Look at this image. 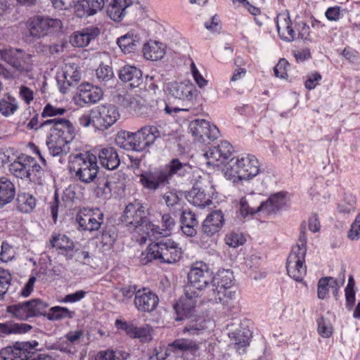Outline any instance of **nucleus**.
<instances>
[{
  "mask_svg": "<svg viewBox=\"0 0 360 360\" xmlns=\"http://www.w3.org/2000/svg\"><path fill=\"white\" fill-rule=\"evenodd\" d=\"M33 56L25 50L8 47L0 50V58L10 68L0 63V75L7 80L32 79L34 70Z\"/></svg>",
  "mask_w": 360,
  "mask_h": 360,
  "instance_id": "obj_1",
  "label": "nucleus"
},
{
  "mask_svg": "<svg viewBox=\"0 0 360 360\" xmlns=\"http://www.w3.org/2000/svg\"><path fill=\"white\" fill-rule=\"evenodd\" d=\"M49 127V135L46 146L52 156L66 155L70 151L69 143L74 139L75 129L72 122L62 117L46 120L40 124V127Z\"/></svg>",
  "mask_w": 360,
  "mask_h": 360,
  "instance_id": "obj_2",
  "label": "nucleus"
},
{
  "mask_svg": "<svg viewBox=\"0 0 360 360\" xmlns=\"http://www.w3.org/2000/svg\"><path fill=\"white\" fill-rule=\"evenodd\" d=\"M164 134L154 125H145L136 132L119 131L115 137V144L127 151L141 152L152 146Z\"/></svg>",
  "mask_w": 360,
  "mask_h": 360,
  "instance_id": "obj_3",
  "label": "nucleus"
},
{
  "mask_svg": "<svg viewBox=\"0 0 360 360\" xmlns=\"http://www.w3.org/2000/svg\"><path fill=\"white\" fill-rule=\"evenodd\" d=\"M182 254V250L179 243L167 237H159L157 241L150 243L142 252L140 261L143 265L153 260L173 264L181 258Z\"/></svg>",
  "mask_w": 360,
  "mask_h": 360,
  "instance_id": "obj_4",
  "label": "nucleus"
},
{
  "mask_svg": "<svg viewBox=\"0 0 360 360\" xmlns=\"http://www.w3.org/2000/svg\"><path fill=\"white\" fill-rule=\"evenodd\" d=\"M165 91L169 99L177 100L181 102L184 106L181 108L173 106L165 101V113L172 116L181 111H188L193 105V101L197 96V91L194 85L189 82L168 83Z\"/></svg>",
  "mask_w": 360,
  "mask_h": 360,
  "instance_id": "obj_5",
  "label": "nucleus"
},
{
  "mask_svg": "<svg viewBox=\"0 0 360 360\" xmlns=\"http://www.w3.org/2000/svg\"><path fill=\"white\" fill-rule=\"evenodd\" d=\"M259 172L258 160L252 155L231 158L224 168L225 177L238 184L243 180H250Z\"/></svg>",
  "mask_w": 360,
  "mask_h": 360,
  "instance_id": "obj_6",
  "label": "nucleus"
},
{
  "mask_svg": "<svg viewBox=\"0 0 360 360\" xmlns=\"http://www.w3.org/2000/svg\"><path fill=\"white\" fill-rule=\"evenodd\" d=\"M122 221L129 227L133 228L138 232L143 231L146 236L141 237L144 242L148 238L149 230L157 231L158 226L151 223L147 217L146 207L140 202L135 200L128 204L122 215Z\"/></svg>",
  "mask_w": 360,
  "mask_h": 360,
  "instance_id": "obj_7",
  "label": "nucleus"
},
{
  "mask_svg": "<svg viewBox=\"0 0 360 360\" xmlns=\"http://www.w3.org/2000/svg\"><path fill=\"white\" fill-rule=\"evenodd\" d=\"M49 304L40 299L15 303L6 307V312L12 317L26 321L30 318L45 315Z\"/></svg>",
  "mask_w": 360,
  "mask_h": 360,
  "instance_id": "obj_8",
  "label": "nucleus"
},
{
  "mask_svg": "<svg viewBox=\"0 0 360 360\" xmlns=\"http://www.w3.org/2000/svg\"><path fill=\"white\" fill-rule=\"evenodd\" d=\"M75 177L84 184L94 182L98 175L97 157L90 152H84L75 156Z\"/></svg>",
  "mask_w": 360,
  "mask_h": 360,
  "instance_id": "obj_9",
  "label": "nucleus"
},
{
  "mask_svg": "<svg viewBox=\"0 0 360 360\" xmlns=\"http://www.w3.org/2000/svg\"><path fill=\"white\" fill-rule=\"evenodd\" d=\"M212 271L210 269L207 264L203 262H196L193 263L188 273V284L185 288L191 293V291H196L198 294L200 291L212 284L213 280Z\"/></svg>",
  "mask_w": 360,
  "mask_h": 360,
  "instance_id": "obj_10",
  "label": "nucleus"
},
{
  "mask_svg": "<svg viewBox=\"0 0 360 360\" xmlns=\"http://www.w3.org/2000/svg\"><path fill=\"white\" fill-rule=\"evenodd\" d=\"M28 28L30 35L35 38H41L60 30L62 22L58 19L37 16L30 20Z\"/></svg>",
  "mask_w": 360,
  "mask_h": 360,
  "instance_id": "obj_11",
  "label": "nucleus"
},
{
  "mask_svg": "<svg viewBox=\"0 0 360 360\" xmlns=\"http://www.w3.org/2000/svg\"><path fill=\"white\" fill-rule=\"evenodd\" d=\"M95 120L94 128L103 131L113 125L120 117V113L116 106L101 105L94 108Z\"/></svg>",
  "mask_w": 360,
  "mask_h": 360,
  "instance_id": "obj_12",
  "label": "nucleus"
},
{
  "mask_svg": "<svg viewBox=\"0 0 360 360\" xmlns=\"http://www.w3.org/2000/svg\"><path fill=\"white\" fill-rule=\"evenodd\" d=\"M35 340L32 342H16L13 346H8L0 351L3 360H29L30 354L38 346Z\"/></svg>",
  "mask_w": 360,
  "mask_h": 360,
  "instance_id": "obj_13",
  "label": "nucleus"
},
{
  "mask_svg": "<svg viewBox=\"0 0 360 360\" xmlns=\"http://www.w3.org/2000/svg\"><path fill=\"white\" fill-rule=\"evenodd\" d=\"M305 257L306 254H304V251H300L299 248H297L295 250H291L287 259L286 269L288 274L297 282L302 281L307 274Z\"/></svg>",
  "mask_w": 360,
  "mask_h": 360,
  "instance_id": "obj_14",
  "label": "nucleus"
},
{
  "mask_svg": "<svg viewBox=\"0 0 360 360\" xmlns=\"http://www.w3.org/2000/svg\"><path fill=\"white\" fill-rule=\"evenodd\" d=\"M103 212L98 208L80 211L76 216L79 228L89 232L98 231L103 223Z\"/></svg>",
  "mask_w": 360,
  "mask_h": 360,
  "instance_id": "obj_15",
  "label": "nucleus"
},
{
  "mask_svg": "<svg viewBox=\"0 0 360 360\" xmlns=\"http://www.w3.org/2000/svg\"><path fill=\"white\" fill-rule=\"evenodd\" d=\"M188 129L200 142L205 141V138L214 140L218 138L219 131L217 127L205 120H195L190 122Z\"/></svg>",
  "mask_w": 360,
  "mask_h": 360,
  "instance_id": "obj_16",
  "label": "nucleus"
},
{
  "mask_svg": "<svg viewBox=\"0 0 360 360\" xmlns=\"http://www.w3.org/2000/svg\"><path fill=\"white\" fill-rule=\"evenodd\" d=\"M185 293L179 300L174 305V309L176 314V320L182 321L185 319L191 318L195 311L196 304V297L198 294L196 291H191L188 292L186 289H184Z\"/></svg>",
  "mask_w": 360,
  "mask_h": 360,
  "instance_id": "obj_17",
  "label": "nucleus"
},
{
  "mask_svg": "<svg viewBox=\"0 0 360 360\" xmlns=\"http://www.w3.org/2000/svg\"><path fill=\"white\" fill-rule=\"evenodd\" d=\"M134 303L138 311L144 313H150L154 311L158 307L159 298L158 295L150 289L143 288L137 290Z\"/></svg>",
  "mask_w": 360,
  "mask_h": 360,
  "instance_id": "obj_18",
  "label": "nucleus"
},
{
  "mask_svg": "<svg viewBox=\"0 0 360 360\" xmlns=\"http://www.w3.org/2000/svg\"><path fill=\"white\" fill-rule=\"evenodd\" d=\"M140 182L145 188L155 191L169 184L168 174L163 169L146 172L140 175Z\"/></svg>",
  "mask_w": 360,
  "mask_h": 360,
  "instance_id": "obj_19",
  "label": "nucleus"
},
{
  "mask_svg": "<svg viewBox=\"0 0 360 360\" xmlns=\"http://www.w3.org/2000/svg\"><path fill=\"white\" fill-rule=\"evenodd\" d=\"M60 91L65 94L71 86L76 85L81 79L80 72L75 64L66 65L56 76Z\"/></svg>",
  "mask_w": 360,
  "mask_h": 360,
  "instance_id": "obj_20",
  "label": "nucleus"
},
{
  "mask_svg": "<svg viewBox=\"0 0 360 360\" xmlns=\"http://www.w3.org/2000/svg\"><path fill=\"white\" fill-rule=\"evenodd\" d=\"M139 8V4L132 0H113L108 8L107 13L112 20L120 22L129 11Z\"/></svg>",
  "mask_w": 360,
  "mask_h": 360,
  "instance_id": "obj_21",
  "label": "nucleus"
},
{
  "mask_svg": "<svg viewBox=\"0 0 360 360\" xmlns=\"http://www.w3.org/2000/svg\"><path fill=\"white\" fill-rule=\"evenodd\" d=\"M101 34L100 29L94 25L84 27L75 32L70 37V43L75 47H85Z\"/></svg>",
  "mask_w": 360,
  "mask_h": 360,
  "instance_id": "obj_22",
  "label": "nucleus"
},
{
  "mask_svg": "<svg viewBox=\"0 0 360 360\" xmlns=\"http://www.w3.org/2000/svg\"><path fill=\"white\" fill-rule=\"evenodd\" d=\"M224 224V216L221 210H213L203 221L202 231L208 237L219 232Z\"/></svg>",
  "mask_w": 360,
  "mask_h": 360,
  "instance_id": "obj_23",
  "label": "nucleus"
},
{
  "mask_svg": "<svg viewBox=\"0 0 360 360\" xmlns=\"http://www.w3.org/2000/svg\"><path fill=\"white\" fill-rule=\"evenodd\" d=\"M186 198L190 203L200 208L209 206L212 203L210 194L207 193L205 188L198 183L188 191Z\"/></svg>",
  "mask_w": 360,
  "mask_h": 360,
  "instance_id": "obj_24",
  "label": "nucleus"
},
{
  "mask_svg": "<svg viewBox=\"0 0 360 360\" xmlns=\"http://www.w3.org/2000/svg\"><path fill=\"white\" fill-rule=\"evenodd\" d=\"M98 158L101 166L108 170L117 169L120 164L117 152L113 147L101 148L98 153Z\"/></svg>",
  "mask_w": 360,
  "mask_h": 360,
  "instance_id": "obj_25",
  "label": "nucleus"
},
{
  "mask_svg": "<svg viewBox=\"0 0 360 360\" xmlns=\"http://www.w3.org/2000/svg\"><path fill=\"white\" fill-rule=\"evenodd\" d=\"M212 293L219 295L221 290H226V288H231L233 285V275L229 270L223 269L213 276L212 282Z\"/></svg>",
  "mask_w": 360,
  "mask_h": 360,
  "instance_id": "obj_26",
  "label": "nucleus"
},
{
  "mask_svg": "<svg viewBox=\"0 0 360 360\" xmlns=\"http://www.w3.org/2000/svg\"><path fill=\"white\" fill-rule=\"evenodd\" d=\"M180 212L181 228L184 234L187 236L193 237L196 233V227L198 226V221L195 214L189 209L184 210L183 207Z\"/></svg>",
  "mask_w": 360,
  "mask_h": 360,
  "instance_id": "obj_27",
  "label": "nucleus"
},
{
  "mask_svg": "<svg viewBox=\"0 0 360 360\" xmlns=\"http://www.w3.org/2000/svg\"><path fill=\"white\" fill-rule=\"evenodd\" d=\"M103 94L101 86H94L91 84H82L79 88V98L85 103H94L100 101Z\"/></svg>",
  "mask_w": 360,
  "mask_h": 360,
  "instance_id": "obj_28",
  "label": "nucleus"
},
{
  "mask_svg": "<svg viewBox=\"0 0 360 360\" xmlns=\"http://www.w3.org/2000/svg\"><path fill=\"white\" fill-rule=\"evenodd\" d=\"M123 82H129L131 87H137L142 83V72L140 69L130 65L122 67L118 73Z\"/></svg>",
  "mask_w": 360,
  "mask_h": 360,
  "instance_id": "obj_29",
  "label": "nucleus"
},
{
  "mask_svg": "<svg viewBox=\"0 0 360 360\" xmlns=\"http://www.w3.org/2000/svg\"><path fill=\"white\" fill-rule=\"evenodd\" d=\"M168 347L176 353H190L195 356L200 355L199 345L195 342L189 339H176L169 344Z\"/></svg>",
  "mask_w": 360,
  "mask_h": 360,
  "instance_id": "obj_30",
  "label": "nucleus"
},
{
  "mask_svg": "<svg viewBox=\"0 0 360 360\" xmlns=\"http://www.w3.org/2000/svg\"><path fill=\"white\" fill-rule=\"evenodd\" d=\"M16 194L15 186L6 176L0 177V207L11 203Z\"/></svg>",
  "mask_w": 360,
  "mask_h": 360,
  "instance_id": "obj_31",
  "label": "nucleus"
},
{
  "mask_svg": "<svg viewBox=\"0 0 360 360\" xmlns=\"http://www.w3.org/2000/svg\"><path fill=\"white\" fill-rule=\"evenodd\" d=\"M291 21L288 15H278L277 16L276 27L281 39L292 41L296 39L295 29L291 26Z\"/></svg>",
  "mask_w": 360,
  "mask_h": 360,
  "instance_id": "obj_32",
  "label": "nucleus"
},
{
  "mask_svg": "<svg viewBox=\"0 0 360 360\" xmlns=\"http://www.w3.org/2000/svg\"><path fill=\"white\" fill-rule=\"evenodd\" d=\"M32 160V157L26 155L19 156L17 160L12 162L8 167L11 174L21 179H27L30 175L28 162Z\"/></svg>",
  "mask_w": 360,
  "mask_h": 360,
  "instance_id": "obj_33",
  "label": "nucleus"
},
{
  "mask_svg": "<svg viewBox=\"0 0 360 360\" xmlns=\"http://www.w3.org/2000/svg\"><path fill=\"white\" fill-rule=\"evenodd\" d=\"M117 44L123 53H130L141 45L140 37L133 32H128L117 39Z\"/></svg>",
  "mask_w": 360,
  "mask_h": 360,
  "instance_id": "obj_34",
  "label": "nucleus"
},
{
  "mask_svg": "<svg viewBox=\"0 0 360 360\" xmlns=\"http://www.w3.org/2000/svg\"><path fill=\"white\" fill-rule=\"evenodd\" d=\"M97 82L105 89H110L115 85V78L112 69L108 65L101 64L96 70Z\"/></svg>",
  "mask_w": 360,
  "mask_h": 360,
  "instance_id": "obj_35",
  "label": "nucleus"
},
{
  "mask_svg": "<svg viewBox=\"0 0 360 360\" xmlns=\"http://www.w3.org/2000/svg\"><path fill=\"white\" fill-rule=\"evenodd\" d=\"M285 203V193L278 192L271 195L266 201L262 202L259 208H262V211L270 214L279 210Z\"/></svg>",
  "mask_w": 360,
  "mask_h": 360,
  "instance_id": "obj_36",
  "label": "nucleus"
},
{
  "mask_svg": "<svg viewBox=\"0 0 360 360\" xmlns=\"http://www.w3.org/2000/svg\"><path fill=\"white\" fill-rule=\"evenodd\" d=\"M36 207L35 198L29 193H19L15 200L16 209L22 213H30Z\"/></svg>",
  "mask_w": 360,
  "mask_h": 360,
  "instance_id": "obj_37",
  "label": "nucleus"
},
{
  "mask_svg": "<svg viewBox=\"0 0 360 360\" xmlns=\"http://www.w3.org/2000/svg\"><path fill=\"white\" fill-rule=\"evenodd\" d=\"M161 222L162 228L158 226L157 231L149 230L148 238L154 237L158 238L159 237H167L170 235L171 230L175 225L174 219L169 214H164L162 215Z\"/></svg>",
  "mask_w": 360,
  "mask_h": 360,
  "instance_id": "obj_38",
  "label": "nucleus"
},
{
  "mask_svg": "<svg viewBox=\"0 0 360 360\" xmlns=\"http://www.w3.org/2000/svg\"><path fill=\"white\" fill-rule=\"evenodd\" d=\"M229 336L235 348L239 349L249 345L251 332L247 328L237 329L229 333Z\"/></svg>",
  "mask_w": 360,
  "mask_h": 360,
  "instance_id": "obj_39",
  "label": "nucleus"
},
{
  "mask_svg": "<svg viewBox=\"0 0 360 360\" xmlns=\"http://www.w3.org/2000/svg\"><path fill=\"white\" fill-rule=\"evenodd\" d=\"M143 52L144 57L147 60L153 61L162 59L165 54L162 44L157 41L145 44Z\"/></svg>",
  "mask_w": 360,
  "mask_h": 360,
  "instance_id": "obj_40",
  "label": "nucleus"
},
{
  "mask_svg": "<svg viewBox=\"0 0 360 360\" xmlns=\"http://www.w3.org/2000/svg\"><path fill=\"white\" fill-rule=\"evenodd\" d=\"M45 316L50 321H59L65 319H71L75 316V312L71 311L67 307L55 306L49 309V312L45 311Z\"/></svg>",
  "mask_w": 360,
  "mask_h": 360,
  "instance_id": "obj_41",
  "label": "nucleus"
},
{
  "mask_svg": "<svg viewBox=\"0 0 360 360\" xmlns=\"http://www.w3.org/2000/svg\"><path fill=\"white\" fill-rule=\"evenodd\" d=\"M168 177L173 175L184 176L191 171V166L187 162H181L179 159H172L167 166Z\"/></svg>",
  "mask_w": 360,
  "mask_h": 360,
  "instance_id": "obj_42",
  "label": "nucleus"
},
{
  "mask_svg": "<svg viewBox=\"0 0 360 360\" xmlns=\"http://www.w3.org/2000/svg\"><path fill=\"white\" fill-rule=\"evenodd\" d=\"M51 248H56L67 252L72 251L74 248L73 242L64 234H56L49 241Z\"/></svg>",
  "mask_w": 360,
  "mask_h": 360,
  "instance_id": "obj_43",
  "label": "nucleus"
},
{
  "mask_svg": "<svg viewBox=\"0 0 360 360\" xmlns=\"http://www.w3.org/2000/svg\"><path fill=\"white\" fill-rule=\"evenodd\" d=\"M94 182L96 184L94 191L98 198H108L110 196L112 191L111 182L108 178L98 175Z\"/></svg>",
  "mask_w": 360,
  "mask_h": 360,
  "instance_id": "obj_44",
  "label": "nucleus"
},
{
  "mask_svg": "<svg viewBox=\"0 0 360 360\" xmlns=\"http://www.w3.org/2000/svg\"><path fill=\"white\" fill-rule=\"evenodd\" d=\"M162 198L167 206L169 207L172 212L175 213L179 210H181L183 207V200L179 196L176 191H168L163 195Z\"/></svg>",
  "mask_w": 360,
  "mask_h": 360,
  "instance_id": "obj_45",
  "label": "nucleus"
},
{
  "mask_svg": "<svg viewBox=\"0 0 360 360\" xmlns=\"http://www.w3.org/2000/svg\"><path fill=\"white\" fill-rule=\"evenodd\" d=\"M32 161H29L28 162L27 167L30 175L27 176V179L30 181L41 184L44 174V169L32 157Z\"/></svg>",
  "mask_w": 360,
  "mask_h": 360,
  "instance_id": "obj_46",
  "label": "nucleus"
},
{
  "mask_svg": "<svg viewBox=\"0 0 360 360\" xmlns=\"http://www.w3.org/2000/svg\"><path fill=\"white\" fill-rule=\"evenodd\" d=\"M338 284V281L333 277H323L318 282L317 296L320 300L326 298L328 294V288H333Z\"/></svg>",
  "mask_w": 360,
  "mask_h": 360,
  "instance_id": "obj_47",
  "label": "nucleus"
},
{
  "mask_svg": "<svg viewBox=\"0 0 360 360\" xmlns=\"http://www.w3.org/2000/svg\"><path fill=\"white\" fill-rule=\"evenodd\" d=\"M137 292L134 285L124 286L118 288L114 292V297L118 302L128 303Z\"/></svg>",
  "mask_w": 360,
  "mask_h": 360,
  "instance_id": "obj_48",
  "label": "nucleus"
},
{
  "mask_svg": "<svg viewBox=\"0 0 360 360\" xmlns=\"http://www.w3.org/2000/svg\"><path fill=\"white\" fill-rule=\"evenodd\" d=\"M73 6L77 15L79 18L93 15L98 11L93 9L94 7L91 6V3L89 0H78Z\"/></svg>",
  "mask_w": 360,
  "mask_h": 360,
  "instance_id": "obj_49",
  "label": "nucleus"
},
{
  "mask_svg": "<svg viewBox=\"0 0 360 360\" xmlns=\"http://www.w3.org/2000/svg\"><path fill=\"white\" fill-rule=\"evenodd\" d=\"M356 198L352 194H345L344 198L338 204V212L342 214L354 212L356 209Z\"/></svg>",
  "mask_w": 360,
  "mask_h": 360,
  "instance_id": "obj_50",
  "label": "nucleus"
},
{
  "mask_svg": "<svg viewBox=\"0 0 360 360\" xmlns=\"http://www.w3.org/2000/svg\"><path fill=\"white\" fill-rule=\"evenodd\" d=\"M18 108V102L15 98L8 96L7 99L0 101V112L6 117L14 114Z\"/></svg>",
  "mask_w": 360,
  "mask_h": 360,
  "instance_id": "obj_51",
  "label": "nucleus"
},
{
  "mask_svg": "<svg viewBox=\"0 0 360 360\" xmlns=\"http://www.w3.org/2000/svg\"><path fill=\"white\" fill-rule=\"evenodd\" d=\"M152 333L153 329L148 324L141 326H136V329L134 330L132 338H137L141 342H148L153 338Z\"/></svg>",
  "mask_w": 360,
  "mask_h": 360,
  "instance_id": "obj_52",
  "label": "nucleus"
},
{
  "mask_svg": "<svg viewBox=\"0 0 360 360\" xmlns=\"http://www.w3.org/2000/svg\"><path fill=\"white\" fill-rule=\"evenodd\" d=\"M252 197L249 198H242L239 202V212L243 217H246L248 215H253L254 214L261 212L262 208H259V205L257 207L250 206V201Z\"/></svg>",
  "mask_w": 360,
  "mask_h": 360,
  "instance_id": "obj_53",
  "label": "nucleus"
},
{
  "mask_svg": "<svg viewBox=\"0 0 360 360\" xmlns=\"http://www.w3.org/2000/svg\"><path fill=\"white\" fill-rule=\"evenodd\" d=\"M12 281V276L9 271L0 268V300L4 298V295L8 290Z\"/></svg>",
  "mask_w": 360,
  "mask_h": 360,
  "instance_id": "obj_54",
  "label": "nucleus"
},
{
  "mask_svg": "<svg viewBox=\"0 0 360 360\" xmlns=\"http://www.w3.org/2000/svg\"><path fill=\"white\" fill-rule=\"evenodd\" d=\"M117 232L113 226L105 227L101 236V243L103 246L111 247L117 239Z\"/></svg>",
  "mask_w": 360,
  "mask_h": 360,
  "instance_id": "obj_55",
  "label": "nucleus"
},
{
  "mask_svg": "<svg viewBox=\"0 0 360 360\" xmlns=\"http://www.w3.org/2000/svg\"><path fill=\"white\" fill-rule=\"evenodd\" d=\"M235 291H232L231 288H226V290H221L219 295L217 294H212V297L210 300H214L216 302H221L224 305H227L229 307H231V302L235 298Z\"/></svg>",
  "mask_w": 360,
  "mask_h": 360,
  "instance_id": "obj_56",
  "label": "nucleus"
},
{
  "mask_svg": "<svg viewBox=\"0 0 360 360\" xmlns=\"http://www.w3.org/2000/svg\"><path fill=\"white\" fill-rule=\"evenodd\" d=\"M204 155L207 160V163L210 165L218 166L224 162L216 146L210 148Z\"/></svg>",
  "mask_w": 360,
  "mask_h": 360,
  "instance_id": "obj_57",
  "label": "nucleus"
},
{
  "mask_svg": "<svg viewBox=\"0 0 360 360\" xmlns=\"http://www.w3.org/2000/svg\"><path fill=\"white\" fill-rule=\"evenodd\" d=\"M224 240L229 247L236 248L243 245L245 238L242 233L232 231L226 235Z\"/></svg>",
  "mask_w": 360,
  "mask_h": 360,
  "instance_id": "obj_58",
  "label": "nucleus"
},
{
  "mask_svg": "<svg viewBox=\"0 0 360 360\" xmlns=\"http://www.w3.org/2000/svg\"><path fill=\"white\" fill-rule=\"evenodd\" d=\"M119 101L122 107L129 111H136L140 105L138 100L131 94L120 96Z\"/></svg>",
  "mask_w": 360,
  "mask_h": 360,
  "instance_id": "obj_59",
  "label": "nucleus"
},
{
  "mask_svg": "<svg viewBox=\"0 0 360 360\" xmlns=\"http://www.w3.org/2000/svg\"><path fill=\"white\" fill-rule=\"evenodd\" d=\"M67 112V110L64 108H58L51 103H47L44 106L43 111L41 112V117L43 118L46 117H58V116H60L64 115Z\"/></svg>",
  "mask_w": 360,
  "mask_h": 360,
  "instance_id": "obj_60",
  "label": "nucleus"
},
{
  "mask_svg": "<svg viewBox=\"0 0 360 360\" xmlns=\"http://www.w3.org/2000/svg\"><path fill=\"white\" fill-rule=\"evenodd\" d=\"M295 30L296 33V39H301L303 40L310 39V27L304 22H297Z\"/></svg>",
  "mask_w": 360,
  "mask_h": 360,
  "instance_id": "obj_61",
  "label": "nucleus"
},
{
  "mask_svg": "<svg viewBox=\"0 0 360 360\" xmlns=\"http://www.w3.org/2000/svg\"><path fill=\"white\" fill-rule=\"evenodd\" d=\"M115 326L118 330L124 331L130 338L133 337L136 325L132 321L117 319L115 322Z\"/></svg>",
  "mask_w": 360,
  "mask_h": 360,
  "instance_id": "obj_62",
  "label": "nucleus"
},
{
  "mask_svg": "<svg viewBox=\"0 0 360 360\" xmlns=\"http://www.w3.org/2000/svg\"><path fill=\"white\" fill-rule=\"evenodd\" d=\"M307 237L306 235V224L304 222L302 223L300 225V236L298 239L297 243L292 248L291 250H295V249L299 248L301 251H304V254L307 253Z\"/></svg>",
  "mask_w": 360,
  "mask_h": 360,
  "instance_id": "obj_63",
  "label": "nucleus"
},
{
  "mask_svg": "<svg viewBox=\"0 0 360 360\" xmlns=\"http://www.w3.org/2000/svg\"><path fill=\"white\" fill-rule=\"evenodd\" d=\"M318 331L323 338H329L333 333V327L328 321L321 317L318 321Z\"/></svg>",
  "mask_w": 360,
  "mask_h": 360,
  "instance_id": "obj_64",
  "label": "nucleus"
}]
</instances>
